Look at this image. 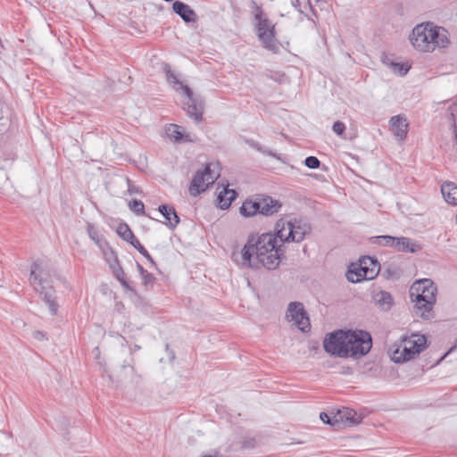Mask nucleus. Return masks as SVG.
<instances>
[{"mask_svg":"<svg viewBox=\"0 0 457 457\" xmlns=\"http://www.w3.org/2000/svg\"><path fill=\"white\" fill-rule=\"evenodd\" d=\"M279 239L275 233H263L255 237H248L240 253H233L232 260L243 268H259L276 270L284 258L283 244L278 245Z\"/></svg>","mask_w":457,"mask_h":457,"instance_id":"1","label":"nucleus"},{"mask_svg":"<svg viewBox=\"0 0 457 457\" xmlns=\"http://www.w3.org/2000/svg\"><path fill=\"white\" fill-rule=\"evenodd\" d=\"M410 41L421 53H433L437 48H446L451 42L448 31L433 22L416 25L410 35Z\"/></svg>","mask_w":457,"mask_h":457,"instance_id":"2","label":"nucleus"},{"mask_svg":"<svg viewBox=\"0 0 457 457\" xmlns=\"http://www.w3.org/2000/svg\"><path fill=\"white\" fill-rule=\"evenodd\" d=\"M437 288L429 278L416 280L410 288V297L414 303V312L424 320L433 318Z\"/></svg>","mask_w":457,"mask_h":457,"instance_id":"3","label":"nucleus"},{"mask_svg":"<svg viewBox=\"0 0 457 457\" xmlns=\"http://www.w3.org/2000/svg\"><path fill=\"white\" fill-rule=\"evenodd\" d=\"M252 4L255 11L254 29L259 41L265 49L273 54H278L281 45L276 37L275 24L271 22L256 2L253 1Z\"/></svg>","mask_w":457,"mask_h":457,"instance_id":"4","label":"nucleus"},{"mask_svg":"<svg viewBox=\"0 0 457 457\" xmlns=\"http://www.w3.org/2000/svg\"><path fill=\"white\" fill-rule=\"evenodd\" d=\"M312 230L311 225L302 220H286L280 219L277 221L275 231L278 237L279 242H302L305 236L310 234Z\"/></svg>","mask_w":457,"mask_h":457,"instance_id":"5","label":"nucleus"},{"mask_svg":"<svg viewBox=\"0 0 457 457\" xmlns=\"http://www.w3.org/2000/svg\"><path fill=\"white\" fill-rule=\"evenodd\" d=\"M427 347V338L423 335L412 334L401 339L392 353L395 363H403L413 359Z\"/></svg>","mask_w":457,"mask_h":457,"instance_id":"6","label":"nucleus"},{"mask_svg":"<svg viewBox=\"0 0 457 457\" xmlns=\"http://www.w3.org/2000/svg\"><path fill=\"white\" fill-rule=\"evenodd\" d=\"M346 336L348 357L360 359L370 351L372 338L369 332L361 329L346 330Z\"/></svg>","mask_w":457,"mask_h":457,"instance_id":"7","label":"nucleus"},{"mask_svg":"<svg viewBox=\"0 0 457 457\" xmlns=\"http://www.w3.org/2000/svg\"><path fill=\"white\" fill-rule=\"evenodd\" d=\"M346 339V330L339 329L328 334L323 340L324 351L331 356L347 358Z\"/></svg>","mask_w":457,"mask_h":457,"instance_id":"8","label":"nucleus"},{"mask_svg":"<svg viewBox=\"0 0 457 457\" xmlns=\"http://www.w3.org/2000/svg\"><path fill=\"white\" fill-rule=\"evenodd\" d=\"M378 268L379 264L376 260L367 257L366 260L361 262L359 267L349 269L346 273L347 280L352 283L370 280L378 275Z\"/></svg>","mask_w":457,"mask_h":457,"instance_id":"9","label":"nucleus"},{"mask_svg":"<svg viewBox=\"0 0 457 457\" xmlns=\"http://www.w3.org/2000/svg\"><path fill=\"white\" fill-rule=\"evenodd\" d=\"M51 270L49 261L46 259H37L30 267L29 281L36 291L38 288H46L50 285Z\"/></svg>","mask_w":457,"mask_h":457,"instance_id":"10","label":"nucleus"},{"mask_svg":"<svg viewBox=\"0 0 457 457\" xmlns=\"http://www.w3.org/2000/svg\"><path fill=\"white\" fill-rule=\"evenodd\" d=\"M219 177L212 169L211 164H206L204 169L196 171L194 176L190 187L189 193L192 196H197L204 192Z\"/></svg>","mask_w":457,"mask_h":457,"instance_id":"11","label":"nucleus"},{"mask_svg":"<svg viewBox=\"0 0 457 457\" xmlns=\"http://www.w3.org/2000/svg\"><path fill=\"white\" fill-rule=\"evenodd\" d=\"M286 317L289 321H294L301 331H310L311 323L309 315L302 303L291 302L287 306Z\"/></svg>","mask_w":457,"mask_h":457,"instance_id":"12","label":"nucleus"},{"mask_svg":"<svg viewBox=\"0 0 457 457\" xmlns=\"http://www.w3.org/2000/svg\"><path fill=\"white\" fill-rule=\"evenodd\" d=\"M187 96L186 112L187 115L199 122L203 120L204 106L201 100L197 99L190 87H184L183 92Z\"/></svg>","mask_w":457,"mask_h":457,"instance_id":"13","label":"nucleus"},{"mask_svg":"<svg viewBox=\"0 0 457 457\" xmlns=\"http://www.w3.org/2000/svg\"><path fill=\"white\" fill-rule=\"evenodd\" d=\"M257 200L260 204L259 214L263 216H271L278 213L282 207V204L270 195H257Z\"/></svg>","mask_w":457,"mask_h":457,"instance_id":"14","label":"nucleus"},{"mask_svg":"<svg viewBox=\"0 0 457 457\" xmlns=\"http://www.w3.org/2000/svg\"><path fill=\"white\" fill-rule=\"evenodd\" d=\"M389 125L391 131L398 141H403L406 138L409 123L405 115L398 114L391 117Z\"/></svg>","mask_w":457,"mask_h":457,"instance_id":"15","label":"nucleus"},{"mask_svg":"<svg viewBox=\"0 0 457 457\" xmlns=\"http://www.w3.org/2000/svg\"><path fill=\"white\" fill-rule=\"evenodd\" d=\"M397 252L403 253H417L422 249L420 244L405 237H395V242L392 246Z\"/></svg>","mask_w":457,"mask_h":457,"instance_id":"16","label":"nucleus"},{"mask_svg":"<svg viewBox=\"0 0 457 457\" xmlns=\"http://www.w3.org/2000/svg\"><path fill=\"white\" fill-rule=\"evenodd\" d=\"M172 10L186 23L195 22L197 21L198 17L195 12L188 4L181 1L173 2Z\"/></svg>","mask_w":457,"mask_h":457,"instance_id":"17","label":"nucleus"},{"mask_svg":"<svg viewBox=\"0 0 457 457\" xmlns=\"http://www.w3.org/2000/svg\"><path fill=\"white\" fill-rule=\"evenodd\" d=\"M158 211L164 217V224L170 229H174L179 223L180 219L173 206L168 204H161Z\"/></svg>","mask_w":457,"mask_h":457,"instance_id":"18","label":"nucleus"},{"mask_svg":"<svg viewBox=\"0 0 457 457\" xmlns=\"http://www.w3.org/2000/svg\"><path fill=\"white\" fill-rule=\"evenodd\" d=\"M43 301L48 306L50 313L54 316L57 314L58 303L56 302L55 291L52 286L46 287V288H38V291Z\"/></svg>","mask_w":457,"mask_h":457,"instance_id":"19","label":"nucleus"},{"mask_svg":"<svg viewBox=\"0 0 457 457\" xmlns=\"http://www.w3.org/2000/svg\"><path fill=\"white\" fill-rule=\"evenodd\" d=\"M110 268L112 269L113 276L117 280H119L124 289L131 292L134 291L133 287L130 286L129 280L127 279L126 274L120 264V261L117 255L114 256V261L110 264Z\"/></svg>","mask_w":457,"mask_h":457,"instance_id":"20","label":"nucleus"},{"mask_svg":"<svg viewBox=\"0 0 457 457\" xmlns=\"http://www.w3.org/2000/svg\"><path fill=\"white\" fill-rule=\"evenodd\" d=\"M334 418L337 420V428L340 427L341 423L352 425L358 424L360 422V420L356 418V412L350 408L338 410L337 412L334 414Z\"/></svg>","mask_w":457,"mask_h":457,"instance_id":"21","label":"nucleus"},{"mask_svg":"<svg viewBox=\"0 0 457 457\" xmlns=\"http://www.w3.org/2000/svg\"><path fill=\"white\" fill-rule=\"evenodd\" d=\"M162 71L166 75V80L167 82L172 86V88L177 91H182L184 92V87H189L187 85H184L179 79L178 78V75L172 71L170 65L169 63H163L162 64Z\"/></svg>","mask_w":457,"mask_h":457,"instance_id":"22","label":"nucleus"},{"mask_svg":"<svg viewBox=\"0 0 457 457\" xmlns=\"http://www.w3.org/2000/svg\"><path fill=\"white\" fill-rule=\"evenodd\" d=\"M445 201L451 205H457V186L453 182H445L441 186Z\"/></svg>","mask_w":457,"mask_h":457,"instance_id":"23","label":"nucleus"},{"mask_svg":"<svg viewBox=\"0 0 457 457\" xmlns=\"http://www.w3.org/2000/svg\"><path fill=\"white\" fill-rule=\"evenodd\" d=\"M260 204L257 200V195L253 198L246 199L239 209V212L244 217H253L259 214Z\"/></svg>","mask_w":457,"mask_h":457,"instance_id":"24","label":"nucleus"},{"mask_svg":"<svg viewBox=\"0 0 457 457\" xmlns=\"http://www.w3.org/2000/svg\"><path fill=\"white\" fill-rule=\"evenodd\" d=\"M373 299L376 304L383 311L390 310L394 303L391 294L383 290L374 294Z\"/></svg>","mask_w":457,"mask_h":457,"instance_id":"25","label":"nucleus"},{"mask_svg":"<svg viewBox=\"0 0 457 457\" xmlns=\"http://www.w3.org/2000/svg\"><path fill=\"white\" fill-rule=\"evenodd\" d=\"M237 195V194L235 190L224 188L219 193L217 197L219 206L223 210L228 209L236 199Z\"/></svg>","mask_w":457,"mask_h":457,"instance_id":"26","label":"nucleus"},{"mask_svg":"<svg viewBox=\"0 0 457 457\" xmlns=\"http://www.w3.org/2000/svg\"><path fill=\"white\" fill-rule=\"evenodd\" d=\"M166 135L175 142L189 141L188 135L184 133L182 127L176 124H170L166 128Z\"/></svg>","mask_w":457,"mask_h":457,"instance_id":"27","label":"nucleus"},{"mask_svg":"<svg viewBox=\"0 0 457 457\" xmlns=\"http://www.w3.org/2000/svg\"><path fill=\"white\" fill-rule=\"evenodd\" d=\"M87 231L90 239L93 240L100 248L106 245L104 236L92 223L87 224Z\"/></svg>","mask_w":457,"mask_h":457,"instance_id":"28","label":"nucleus"},{"mask_svg":"<svg viewBox=\"0 0 457 457\" xmlns=\"http://www.w3.org/2000/svg\"><path fill=\"white\" fill-rule=\"evenodd\" d=\"M370 243L378 245L392 247L395 242V237L392 236H375L369 239Z\"/></svg>","mask_w":457,"mask_h":457,"instance_id":"29","label":"nucleus"},{"mask_svg":"<svg viewBox=\"0 0 457 457\" xmlns=\"http://www.w3.org/2000/svg\"><path fill=\"white\" fill-rule=\"evenodd\" d=\"M117 234L125 241L130 242L133 240L136 237L133 234L132 230L126 223H120L117 228Z\"/></svg>","mask_w":457,"mask_h":457,"instance_id":"30","label":"nucleus"},{"mask_svg":"<svg viewBox=\"0 0 457 457\" xmlns=\"http://www.w3.org/2000/svg\"><path fill=\"white\" fill-rule=\"evenodd\" d=\"M137 269L142 278V283L144 286L148 287L154 283V276L148 272L139 262H137Z\"/></svg>","mask_w":457,"mask_h":457,"instance_id":"31","label":"nucleus"},{"mask_svg":"<svg viewBox=\"0 0 457 457\" xmlns=\"http://www.w3.org/2000/svg\"><path fill=\"white\" fill-rule=\"evenodd\" d=\"M129 208L132 212H134L137 215H144L145 214V205L142 201L134 199L129 204Z\"/></svg>","mask_w":457,"mask_h":457,"instance_id":"32","label":"nucleus"},{"mask_svg":"<svg viewBox=\"0 0 457 457\" xmlns=\"http://www.w3.org/2000/svg\"><path fill=\"white\" fill-rule=\"evenodd\" d=\"M304 165L309 169H318L320 166V161L316 156H308L304 160Z\"/></svg>","mask_w":457,"mask_h":457,"instance_id":"33","label":"nucleus"},{"mask_svg":"<svg viewBox=\"0 0 457 457\" xmlns=\"http://www.w3.org/2000/svg\"><path fill=\"white\" fill-rule=\"evenodd\" d=\"M320 417L324 423L329 424L332 427H337V420L334 418V415L331 417L330 414L322 411L320 412Z\"/></svg>","mask_w":457,"mask_h":457,"instance_id":"34","label":"nucleus"},{"mask_svg":"<svg viewBox=\"0 0 457 457\" xmlns=\"http://www.w3.org/2000/svg\"><path fill=\"white\" fill-rule=\"evenodd\" d=\"M332 129L337 136H343L345 132L346 127L344 122L337 120L333 124Z\"/></svg>","mask_w":457,"mask_h":457,"instance_id":"35","label":"nucleus"},{"mask_svg":"<svg viewBox=\"0 0 457 457\" xmlns=\"http://www.w3.org/2000/svg\"><path fill=\"white\" fill-rule=\"evenodd\" d=\"M246 143L251 147L255 148L257 151H259L261 153L271 154L270 152H267L266 150H264L262 145H260L258 142L254 141L253 139H248V140H246Z\"/></svg>","mask_w":457,"mask_h":457,"instance_id":"36","label":"nucleus"},{"mask_svg":"<svg viewBox=\"0 0 457 457\" xmlns=\"http://www.w3.org/2000/svg\"><path fill=\"white\" fill-rule=\"evenodd\" d=\"M142 255L146 253V249L141 245L140 241L135 237L133 240L129 242Z\"/></svg>","mask_w":457,"mask_h":457,"instance_id":"37","label":"nucleus"},{"mask_svg":"<svg viewBox=\"0 0 457 457\" xmlns=\"http://www.w3.org/2000/svg\"><path fill=\"white\" fill-rule=\"evenodd\" d=\"M33 337L37 340H43L45 338V334L41 331L36 330L33 332Z\"/></svg>","mask_w":457,"mask_h":457,"instance_id":"38","label":"nucleus"},{"mask_svg":"<svg viewBox=\"0 0 457 457\" xmlns=\"http://www.w3.org/2000/svg\"><path fill=\"white\" fill-rule=\"evenodd\" d=\"M143 256L148 260V262L151 263V265L153 267L156 268V262L154 261V259L152 258V256L150 255L148 251H146V253H145V254H143Z\"/></svg>","mask_w":457,"mask_h":457,"instance_id":"39","label":"nucleus"},{"mask_svg":"<svg viewBox=\"0 0 457 457\" xmlns=\"http://www.w3.org/2000/svg\"><path fill=\"white\" fill-rule=\"evenodd\" d=\"M292 5L295 8H297L300 5L299 0H292Z\"/></svg>","mask_w":457,"mask_h":457,"instance_id":"40","label":"nucleus"},{"mask_svg":"<svg viewBox=\"0 0 457 457\" xmlns=\"http://www.w3.org/2000/svg\"><path fill=\"white\" fill-rule=\"evenodd\" d=\"M393 65H394L395 68H396V67L399 68L400 71L403 70V65L400 64V63H393Z\"/></svg>","mask_w":457,"mask_h":457,"instance_id":"41","label":"nucleus"},{"mask_svg":"<svg viewBox=\"0 0 457 457\" xmlns=\"http://www.w3.org/2000/svg\"><path fill=\"white\" fill-rule=\"evenodd\" d=\"M316 3H327V0H315Z\"/></svg>","mask_w":457,"mask_h":457,"instance_id":"42","label":"nucleus"},{"mask_svg":"<svg viewBox=\"0 0 457 457\" xmlns=\"http://www.w3.org/2000/svg\"><path fill=\"white\" fill-rule=\"evenodd\" d=\"M409 71V68H406L403 70V71L402 72L403 75H405L407 73V71Z\"/></svg>","mask_w":457,"mask_h":457,"instance_id":"43","label":"nucleus"},{"mask_svg":"<svg viewBox=\"0 0 457 457\" xmlns=\"http://www.w3.org/2000/svg\"><path fill=\"white\" fill-rule=\"evenodd\" d=\"M455 222H456V224H457V214H456V217H455Z\"/></svg>","mask_w":457,"mask_h":457,"instance_id":"44","label":"nucleus"}]
</instances>
